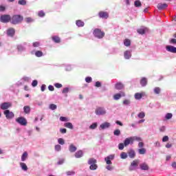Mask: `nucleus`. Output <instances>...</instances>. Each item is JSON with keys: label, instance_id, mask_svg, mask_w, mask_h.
Returning <instances> with one entry per match:
<instances>
[{"label": "nucleus", "instance_id": "nucleus-1", "mask_svg": "<svg viewBox=\"0 0 176 176\" xmlns=\"http://www.w3.org/2000/svg\"><path fill=\"white\" fill-rule=\"evenodd\" d=\"M23 20H24V16L20 14H14L11 17V24L16 25L17 24H20L23 23Z\"/></svg>", "mask_w": 176, "mask_h": 176}, {"label": "nucleus", "instance_id": "nucleus-2", "mask_svg": "<svg viewBox=\"0 0 176 176\" xmlns=\"http://www.w3.org/2000/svg\"><path fill=\"white\" fill-rule=\"evenodd\" d=\"M134 141H142V139L137 136L127 138L124 140V146H129V145H130V144H133Z\"/></svg>", "mask_w": 176, "mask_h": 176}, {"label": "nucleus", "instance_id": "nucleus-3", "mask_svg": "<svg viewBox=\"0 0 176 176\" xmlns=\"http://www.w3.org/2000/svg\"><path fill=\"white\" fill-rule=\"evenodd\" d=\"M97 163V160L94 159V158H90L88 160V164H90L89 168L90 170H97V168H98V166L96 165Z\"/></svg>", "mask_w": 176, "mask_h": 176}, {"label": "nucleus", "instance_id": "nucleus-4", "mask_svg": "<svg viewBox=\"0 0 176 176\" xmlns=\"http://www.w3.org/2000/svg\"><path fill=\"white\" fill-rule=\"evenodd\" d=\"M94 35L98 39H102L103 36H105V32L101 31L100 29L96 28L94 30Z\"/></svg>", "mask_w": 176, "mask_h": 176}, {"label": "nucleus", "instance_id": "nucleus-5", "mask_svg": "<svg viewBox=\"0 0 176 176\" xmlns=\"http://www.w3.org/2000/svg\"><path fill=\"white\" fill-rule=\"evenodd\" d=\"M11 20H12V16H10V15L9 14H3L1 16H0V22L1 23H11Z\"/></svg>", "mask_w": 176, "mask_h": 176}, {"label": "nucleus", "instance_id": "nucleus-6", "mask_svg": "<svg viewBox=\"0 0 176 176\" xmlns=\"http://www.w3.org/2000/svg\"><path fill=\"white\" fill-rule=\"evenodd\" d=\"M139 164H140V160H133L131 162V166L129 167L130 171H133V170H135V167H138Z\"/></svg>", "mask_w": 176, "mask_h": 176}, {"label": "nucleus", "instance_id": "nucleus-7", "mask_svg": "<svg viewBox=\"0 0 176 176\" xmlns=\"http://www.w3.org/2000/svg\"><path fill=\"white\" fill-rule=\"evenodd\" d=\"M16 122L21 124V126H27V120L23 117L16 118Z\"/></svg>", "mask_w": 176, "mask_h": 176}, {"label": "nucleus", "instance_id": "nucleus-8", "mask_svg": "<svg viewBox=\"0 0 176 176\" xmlns=\"http://www.w3.org/2000/svg\"><path fill=\"white\" fill-rule=\"evenodd\" d=\"M95 113L96 115H105L107 113V111L102 107H98L95 111Z\"/></svg>", "mask_w": 176, "mask_h": 176}, {"label": "nucleus", "instance_id": "nucleus-9", "mask_svg": "<svg viewBox=\"0 0 176 176\" xmlns=\"http://www.w3.org/2000/svg\"><path fill=\"white\" fill-rule=\"evenodd\" d=\"M98 16L100 19H108L109 17V14H108L107 12L100 11L98 13Z\"/></svg>", "mask_w": 176, "mask_h": 176}, {"label": "nucleus", "instance_id": "nucleus-10", "mask_svg": "<svg viewBox=\"0 0 176 176\" xmlns=\"http://www.w3.org/2000/svg\"><path fill=\"white\" fill-rule=\"evenodd\" d=\"M4 115L7 119H12V118H14V114L13 112H10L9 110H6L4 111Z\"/></svg>", "mask_w": 176, "mask_h": 176}, {"label": "nucleus", "instance_id": "nucleus-11", "mask_svg": "<svg viewBox=\"0 0 176 176\" xmlns=\"http://www.w3.org/2000/svg\"><path fill=\"white\" fill-rule=\"evenodd\" d=\"M14 34H16V30L13 28H10L7 30V35L8 36L13 37L14 36Z\"/></svg>", "mask_w": 176, "mask_h": 176}, {"label": "nucleus", "instance_id": "nucleus-12", "mask_svg": "<svg viewBox=\"0 0 176 176\" xmlns=\"http://www.w3.org/2000/svg\"><path fill=\"white\" fill-rule=\"evenodd\" d=\"M12 107V103L10 102H3L1 104V109L5 110L10 108Z\"/></svg>", "mask_w": 176, "mask_h": 176}, {"label": "nucleus", "instance_id": "nucleus-13", "mask_svg": "<svg viewBox=\"0 0 176 176\" xmlns=\"http://www.w3.org/2000/svg\"><path fill=\"white\" fill-rule=\"evenodd\" d=\"M115 89L116 90H123L124 89V85L122 82H118L115 84Z\"/></svg>", "mask_w": 176, "mask_h": 176}, {"label": "nucleus", "instance_id": "nucleus-14", "mask_svg": "<svg viewBox=\"0 0 176 176\" xmlns=\"http://www.w3.org/2000/svg\"><path fill=\"white\" fill-rule=\"evenodd\" d=\"M126 94L123 91H121L120 94H116L113 96V98L116 100H120V98L125 97Z\"/></svg>", "mask_w": 176, "mask_h": 176}, {"label": "nucleus", "instance_id": "nucleus-15", "mask_svg": "<svg viewBox=\"0 0 176 176\" xmlns=\"http://www.w3.org/2000/svg\"><path fill=\"white\" fill-rule=\"evenodd\" d=\"M167 52H170V53H176V47L173 45H168L166 47Z\"/></svg>", "mask_w": 176, "mask_h": 176}, {"label": "nucleus", "instance_id": "nucleus-16", "mask_svg": "<svg viewBox=\"0 0 176 176\" xmlns=\"http://www.w3.org/2000/svg\"><path fill=\"white\" fill-rule=\"evenodd\" d=\"M168 6L166 3H159L157 4V9L159 10H163V9H166V8H167Z\"/></svg>", "mask_w": 176, "mask_h": 176}, {"label": "nucleus", "instance_id": "nucleus-17", "mask_svg": "<svg viewBox=\"0 0 176 176\" xmlns=\"http://www.w3.org/2000/svg\"><path fill=\"white\" fill-rule=\"evenodd\" d=\"M145 96V92H142V93H136L135 94V100H141L142 97Z\"/></svg>", "mask_w": 176, "mask_h": 176}, {"label": "nucleus", "instance_id": "nucleus-18", "mask_svg": "<svg viewBox=\"0 0 176 176\" xmlns=\"http://www.w3.org/2000/svg\"><path fill=\"white\" fill-rule=\"evenodd\" d=\"M146 32H148V29L146 28H142L137 30V32L140 35H144Z\"/></svg>", "mask_w": 176, "mask_h": 176}, {"label": "nucleus", "instance_id": "nucleus-19", "mask_svg": "<svg viewBox=\"0 0 176 176\" xmlns=\"http://www.w3.org/2000/svg\"><path fill=\"white\" fill-rule=\"evenodd\" d=\"M147 84H148V79H146V78L145 77L142 78L140 80L141 86L144 87V86H146Z\"/></svg>", "mask_w": 176, "mask_h": 176}, {"label": "nucleus", "instance_id": "nucleus-20", "mask_svg": "<svg viewBox=\"0 0 176 176\" xmlns=\"http://www.w3.org/2000/svg\"><path fill=\"white\" fill-rule=\"evenodd\" d=\"M124 57L126 60H129L131 57V52L125 51L124 53Z\"/></svg>", "mask_w": 176, "mask_h": 176}, {"label": "nucleus", "instance_id": "nucleus-21", "mask_svg": "<svg viewBox=\"0 0 176 176\" xmlns=\"http://www.w3.org/2000/svg\"><path fill=\"white\" fill-rule=\"evenodd\" d=\"M140 167L141 170H149V166H148V164H146V163L141 164Z\"/></svg>", "mask_w": 176, "mask_h": 176}, {"label": "nucleus", "instance_id": "nucleus-22", "mask_svg": "<svg viewBox=\"0 0 176 176\" xmlns=\"http://www.w3.org/2000/svg\"><path fill=\"white\" fill-rule=\"evenodd\" d=\"M76 146H75V145H74L73 144H70V146H69V151L72 153H74V152H76Z\"/></svg>", "mask_w": 176, "mask_h": 176}, {"label": "nucleus", "instance_id": "nucleus-23", "mask_svg": "<svg viewBox=\"0 0 176 176\" xmlns=\"http://www.w3.org/2000/svg\"><path fill=\"white\" fill-rule=\"evenodd\" d=\"M128 155L131 159H134V157H135V151H134V150H130L128 152Z\"/></svg>", "mask_w": 176, "mask_h": 176}, {"label": "nucleus", "instance_id": "nucleus-24", "mask_svg": "<svg viewBox=\"0 0 176 176\" xmlns=\"http://www.w3.org/2000/svg\"><path fill=\"white\" fill-rule=\"evenodd\" d=\"M52 39L54 42H55V43H60V42H61V39L60 37H58V36H54L52 37Z\"/></svg>", "mask_w": 176, "mask_h": 176}, {"label": "nucleus", "instance_id": "nucleus-25", "mask_svg": "<svg viewBox=\"0 0 176 176\" xmlns=\"http://www.w3.org/2000/svg\"><path fill=\"white\" fill-rule=\"evenodd\" d=\"M82 156H83V151L81 150L75 153V157H76V159H80V157H82Z\"/></svg>", "mask_w": 176, "mask_h": 176}, {"label": "nucleus", "instance_id": "nucleus-26", "mask_svg": "<svg viewBox=\"0 0 176 176\" xmlns=\"http://www.w3.org/2000/svg\"><path fill=\"white\" fill-rule=\"evenodd\" d=\"M27 159H28V153H27V151H25L21 156V161L25 162Z\"/></svg>", "mask_w": 176, "mask_h": 176}, {"label": "nucleus", "instance_id": "nucleus-27", "mask_svg": "<svg viewBox=\"0 0 176 176\" xmlns=\"http://www.w3.org/2000/svg\"><path fill=\"white\" fill-rule=\"evenodd\" d=\"M109 126H111V124H109V122H104L103 124H102L100 125V128L104 130L105 129H108V127H109Z\"/></svg>", "mask_w": 176, "mask_h": 176}, {"label": "nucleus", "instance_id": "nucleus-28", "mask_svg": "<svg viewBox=\"0 0 176 176\" xmlns=\"http://www.w3.org/2000/svg\"><path fill=\"white\" fill-rule=\"evenodd\" d=\"M20 166L22 168V170H23V171H27V170H28V166H27V164H25V163L24 162H21Z\"/></svg>", "mask_w": 176, "mask_h": 176}, {"label": "nucleus", "instance_id": "nucleus-29", "mask_svg": "<svg viewBox=\"0 0 176 176\" xmlns=\"http://www.w3.org/2000/svg\"><path fill=\"white\" fill-rule=\"evenodd\" d=\"M65 127H67V129H70V130H72L74 129V125H72V123L71 122H66L64 124Z\"/></svg>", "mask_w": 176, "mask_h": 176}, {"label": "nucleus", "instance_id": "nucleus-30", "mask_svg": "<svg viewBox=\"0 0 176 176\" xmlns=\"http://www.w3.org/2000/svg\"><path fill=\"white\" fill-rule=\"evenodd\" d=\"M76 24L78 27H84L85 26V22L82 21L81 20L76 21Z\"/></svg>", "mask_w": 176, "mask_h": 176}, {"label": "nucleus", "instance_id": "nucleus-31", "mask_svg": "<svg viewBox=\"0 0 176 176\" xmlns=\"http://www.w3.org/2000/svg\"><path fill=\"white\" fill-rule=\"evenodd\" d=\"M23 111L25 113H30V112H31V108L30 107V106H25L23 107Z\"/></svg>", "mask_w": 176, "mask_h": 176}, {"label": "nucleus", "instance_id": "nucleus-32", "mask_svg": "<svg viewBox=\"0 0 176 176\" xmlns=\"http://www.w3.org/2000/svg\"><path fill=\"white\" fill-rule=\"evenodd\" d=\"M124 46L129 47L130 46V45H131V41H130V39L126 38L124 41Z\"/></svg>", "mask_w": 176, "mask_h": 176}, {"label": "nucleus", "instance_id": "nucleus-33", "mask_svg": "<svg viewBox=\"0 0 176 176\" xmlns=\"http://www.w3.org/2000/svg\"><path fill=\"white\" fill-rule=\"evenodd\" d=\"M138 152L140 155H145V153H146V149L142 148L138 149Z\"/></svg>", "mask_w": 176, "mask_h": 176}, {"label": "nucleus", "instance_id": "nucleus-34", "mask_svg": "<svg viewBox=\"0 0 176 176\" xmlns=\"http://www.w3.org/2000/svg\"><path fill=\"white\" fill-rule=\"evenodd\" d=\"M35 56L36 57H42L43 56V52H42V51H36L35 52Z\"/></svg>", "mask_w": 176, "mask_h": 176}, {"label": "nucleus", "instance_id": "nucleus-35", "mask_svg": "<svg viewBox=\"0 0 176 176\" xmlns=\"http://www.w3.org/2000/svg\"><path fill=\"white\" fill-rule=\"evenodd\" d=\"M124 146H124V143H120L118 144V149L120 151H123L124 149Z\"/></svg>", "mask_w": 176, "mask_h": 176}, {"label": "nucleus", "instance_id": "nucleus-36", "mask_svg": "<svg viewBox=\"0 0 176 176\" xmlns=\"http://www.w3.org/2000/svg\"><path fill=\"white\" fill-rule=\"evenodd\" d=\"M18 3L19 5H22L23 6H25V5H27V0H19Z\"/></svg>", "mask_w": 176, "mask_h": 176}, {"label": "nucleus", "instance_id": "nucleus-37", "mask_svg": "<svg viewBox=\"0 0 176 176\" xmlns=\"http://www.w3.org/2000/svg\"><path fill=\"white\" fill-rule=\"evenodd\" d=\"M134 5H135V8H140V7L142 6L141 1H140L138 0L135 1Z\"/></svg>", "mask_w": 176, "mask_h": 176}, {"label": "nucleus", "instance_id": "nucleus-38", "mask_svg": "<svg viewBox=\"0 0 176 176\" xmlns=\"http://www.w3.org/2000/svg\"><path fill=\"white\" fill-rule=\"evenodd\" d=\"M138 118H139L140 119H144V118H145V113L142 111L139 113L138 115Z\"/></svg>", "mask_w": 176, "mask_h": 176}, {"label": "nucleus", "instance_id": "nucleus-39", "mask_svg": "<svg viewBox=\"0 0 176 176\" xmlns=\"http://www.w3.org/2000/svg\"><path fill=\"white\" fill-rule=\"evenodd\" d=\"M171 118H173V114L171 113H166L165 116V119H166V120L171 119Z\"/></svg>", "mask_w": 176, "mask_h": 176}, {"label": "nucleus", "instance_id": "nucleus-40", "mask_svg": "<svg viewBox=\"0 0 176 176\" xmlns=\"http://www.w3.org/2000/svg\"><path fill=\"white\" fill-rule=\"evenodd\" d=\"M25 21L28 23H32L34 21V20L31 17H27L25 19Z\"/></svg>", "mask_w": 176, "mask_h": 176}, {"label": "nucleus", "instance_id": "nucleus-41", "mask_svg": "<svg viewBox=\"0 0 176 176\" xmlns=\"http://www.w3.org/2000/svg\"><path fill=\"white\" fill-rule=\"evenodd\" d=\"M50 109H52V111H54L55 109H57V105L54 104H50Z\"/></svg>", "mask_w": 176, "mask_h": 176}, {"label": "nucleus", "instance_id": "nucleus-42", "mask_svg": "<svg viewBox=\"0 0 176 176\" xmlns=\"http://www.w3.org/2000/svg\"><path fill=\"white\" fill-rule=\"evenodd\" d=\"M154 93L155 94H160V88L159 87H157L154 89Z\"/></svg>", "mask_w": 176, "mask_h": 176}, {"label": "nucleus", "instance_id": "nucleus-43", "mask_svg": "<svg viewBox=\"0 0 176 176\" xmlns=\"http://www.w3.org/2000/svg\"><path fill=\"white\" fill-rule=\"evenodd\" d=\"M38 17H45V12H43L42 10L39 11L38 12Z\"/></svg>", "mask_w": 176, "mask_h": 176}, {"label": "nucleus", "instance_id": "nucleus-44", "mask_svg": "<svg viewBox=\"0 0 176 176\" xmlns=\"http://www.w3.org/2000/svg\"><path fill=\"white\" fill-rule=\"evenodd\" d=\"M120 157H121V159H127V153L122 152L120 154Z\"/></svg>", "mask_w": 176, "mask_h": 176}, {"label": "nucleus", "instance_id": "nucleus-45", "mask_svg": "<svg viewBox=\"0 0 176 176\" xmlns=\"http://www.w3.org/2000/svg\"><path fill=\"white\" fill-rule=\"evenodd\" d=\"M113 134H114V135H117V136L120 135V130H119V129H116V130L113 131Z\"/></svg>", "mask_w": 176, "mask_h": 176}, {"label": "nucleus", "instance_id": "nucleus-46", "mask_svg": "<svg viewBox=\"0 0 176 176\" xmlns=\"http://www.w3.org/2000/svg\"><path fill=\"white\" fill-rule=\"evenodd\" d=\"M32 86L33 87H36V86H38V80H34L32 82Z\"/></svg>", "mask_w": 176, "mask_h": 176}, {"label": "nucleus", "instance_id": "nucleus-47", "mask_svg": "<svg viewBox=\"0 0 176 176\" xmlns=\"http://www.w3.org/2000/svg\"><path fill=\"white\" fill-rule=\"evenodd\" d=\"M55 151H57V152H60V151H61V146L60 144L56 145Z\"/></svg>", "mask_w": 176, "mask_h": 176}, {"label": "nucleus", "instance_id": "nucleus-48", "mask_svg": "<svg viewBox=\"0 0 176 176\" xmlns=\"http://www.w3.org/2000/svg\"><path fill=\"white\" fill-rule=\"evenodd\" d=\"M58 144H60V145H64V144H65V142H64V139L63 138H59L58 140Z\"/></svg>", "mask_w": 176, "mask_h": 176}, {"label": "nucleus", "instance_id": "nucleus-49", "mask_svg": "<svg viewBox=\"0 0 176 176\" xmlns=\"http://www.w3.org/2000/svg\"><path fill=\"white\" fill-rule=\"evenodd\" d=\"M96 128H97V123H94L89 126V129H91L92 130H94V129H96Z\"/></svg>", "mask_w": 176, "mask_h": 176}, {"label": "nucleus", "instance_id": "nucleus-50", "mask_svg": "<svg viewBox=\"0 0 176 176\" xmlns=\"http://www.w3.org/2000/svg\"><path fill=\"white\" fill-rule=\"evenodd\" d=\"M68 91H69V88L65 87V88H64V89H63L62 93H63V94H65L68 93Z\"/></svg>", "mask_w": 176, "mask_h": 176}, {"label": "nucleus", "instance_id": "nucleus-51", "mask_svg": "<svg viewBox=\"0 0 176 176\" xmlns=\"http://www.w3.org/2000/svg\"><path fill=\"white\" fill-rule=\"evenodd\" d=\"M104 160H105L107 164H112V161H111V160H109V158L105 157Z\"/></svg>", "mask_w": 176, "mask_h": 176}, {"label": "nucleus", "instance_id": "nucleus-52", "mask_svg": "<svg viewBox=\"0 0 176 176\" xmlns=\"http://www.w3.org/2000/svg\"><path fill=\"white\" fill-rule=\"evenodd\" d=\"M40 45H41V43H39V42H38V41L33 43L34 47H39Z\"/></svg>", "mask_w": 176, "mask_h": 176}, {"label": "nucleus", "instance_id": "nucleus-53", "mask_svg": "<svg viewBox=\"0 0 176 176\" xmlns=\"http://www.w3.org/2000/svg\"><path fill=\"white\" fill-rule=\"evenodd\" d=\"M91 80H93L91 77H87L85 78V82H87V83H91Z\"/></svg>", "mask_w": 176, "mask_h": 176}, {"label": "nucleus", "instance_id": "nucleus-54", "mask_svg": "<svg viewBox=\"0 0 176 176\" xmlns=\"http://www.w3.org/2000/svg\"><path fill=\"white\" fill-rule=\"evenodd\" d=\"M60 120L61 122H68V118L67 117H60Z\"/></svg>", "mask_w": 176, "mask_h": 176}, {"label": "nucleus", "instance_id": "nucleus-55", "mask_svg": "<svg viewBox=\"0 0 176 176\" xmlns=\"http://www.w3.org/2000/svg\"><path fill=\"white\" fill-rule=\"evenodd\" d=\"M167 141H168V136L167 135L164 136L162 138V142H167Z\"/></svg>", "mask_w": 176, "mask_h": 176}, {"label": "nucleus", "instance_id": "nucleus-56", "mask_svg": "<svg viewBox=\"0 0 176 176\" xmlns=\"http://www.w3.org/2000/svg\"><path fill=\"white\" fill-rule=\"evenodd\" d=\"M55 87H56V89H61V87H63V85L60 84V83H56L54 84Z\"/></svg>", "mask_w": 176, "mask_h": 176}, {"label": "nucleus", "instance_id": "nucleus-57", "mask_svg": "<svg viewBox=\"0 0 176 176\" xmlns=\"http://www.w3.org/2000/svg\"><path fill=\"white\" fill-rule=\"evenodd\" d=\"M122 104L124 105H129L130 104V101L129 100H124L123 102H122Z\"/></svg>", "mask_w": 176, "mask_h": 176}, {"label": "nucleus", "instance_id": "nucleus-58", "mask_svg": "<svg viewBox=\"0 0 176 176\" xmlns=\"http://www.w3.org/2000/svg\"><path fill=\"white\" fill-rule=\"evenodd\" d=\"M6 10V7L5 6H0V12H5Z\"/></svg>", "mask_w": 176, "mask_h": 176}, {"label": "nucleus", "instance_id": "nucleus-59", "mask_svg": "<svg viewBox=\"0 0 176 176\" xmlns=\"http://www.w3.org/2000/svg\"><path fill=\"white\" fill-rule=\"evenodd\" d=\"M160 131H161V133H164V131H166V126H162L160 128Z\"/></svg>", "mask_w": 176, "mask_h": 176}, {"label": "nucleus", "instance_id": "nucleus-60", "mask_svg": "<svg viewBox=\"0 0 176 176\" xmlns=\"http://www.w3.org/2000/svg\"><path fill=\"white\" fill-rule=\"evenodd\" d=\"M67 175H74L75 173L72 170L66 172Z\"/></svg>", "mask_w": 176, "mask_h": 176}, {"label": "nucleus", "instance_id": "nucleus-61", "mask_svg": "<svg viewBox=\"0 0 176 176\" xmlns=\"http://www.w3.org/2000/svg\"><path fill=\"white\" fill-rule=\"evenodd\" d=\"M48 89L50 90V91H54V87H53L52 85H49Z\"/></svg>", "mask_w": 176, "mask_h": 176}, {"label": "nucleus", "instance_id": "nucleus-62", "mask_svg": "<svg viewBox=\"0 0 176 176\" xmlns=\"http://www.w3.org/2000/svg\"><path fill=\"white\" fill-rule=\"evenodd\" d=\"M60 131L62 134H65V133H67V129H60Z\"/></svg>", "mask_w": 176, "mask_h": 176}, {"label": "nucleus", "instance_id": "nucleus-63", "mask_svg": "<svg viewBox=\"0 0 176 176\" xmlns=\"http://www.w3.org/2000/svg\"><path fill=\"white\" fill-rule=\"evenodd\" d=\"M170 43H173V45H176V39L175 38L170 39Z\"/></svg>", "mask_w": 176, "mask_h": 176}, {"label": "nucleus", "instance_id": "nucleus-64", "mask_svg": "<svg viewBox=\"0 0 176 176\" xmlns=\"http://www.w3.org/2000/svg\"><path fill=\"white\" fill-rule=\"evenodd\" d=\"M96 87H101V82L97 81L95 85Z\"/></svg>", "mask_w": 176, "mask_h": 176}]
</instances>
